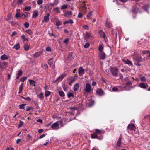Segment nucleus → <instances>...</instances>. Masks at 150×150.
I'll return each instance as SVG.
<instances>
[{"instance_id": "obj_1", "label": "nucleus", "mask_w": 150, "mask_h": 150, "mask_svg": "<svg viewBox=\"0 0 150 150\" xmlns=\"http://www.w3.org/2000/svg\"><path fill=\"white\" fill-rule=\"evenodd\" d=\"M133 59L135 65L140 66L141 64L139 63L142 61L143 59L138 53H135L133 55Z\"/></svg>"}, {"instance_id": "obj_2", "label": "nucleus", "mask_w": 150, "mask_h": 150, "mask_svg": "<svg viewBox=\"0 0 150 150\" xmlns=\"http://www.w3.org/2000/svg\"><path fill=\"white\" fill-rule=\"evenodd\" d=\"M110 70L113 76H117L118 72V69L116 67L111 68Z\"/></svg>"}, {"instance_id": "obj_3", "label": "nucleus", "mask_w": 150, "mask_h": 150, "mask_svg": "<svg viewBox=\"0 0 150 150\" xmlns=\"http://www.w3.org/2000/svg\"><path fill=\"white\" fill-rule=\"evenodd\" d=\"M91 86L89 83L86 84L85 88L84 89V91L85 92L88 93H90L91 91Z\"/></svg>"}, {"instance_id": "obj_4", "label": "nucleus", "mask_w": 150, "mask_h": 150, "mask_svg": "<svg viewBox=\"0 0 150 150\" xmlns=\"http://www.w3.org/2000/svg\"><path fill=\"white\" fill-rule=\"evenodd\" d=\"M66 74H62L59 76L55 80L56 82H59L61 81L65 76Z\"/></svg>"}, {"instance_id": "obj_5", "label": "nucleus", "mask_w": 150, "mask_h": 150, "mask_svg": "<svg viewBox=\"0 0 150 150\" xmlns=\"http://www.w3.org/2000/svg\"><path fill=\"white\" fill-rule=\"evenodd\" d=\"M139 87L144 89H146L148 87V86L147 83H141L138 86Z\"/></svg>"}, {"instance_id": "obj_6", "label": "nucleus", "mask_w": 150, "mask_h": 150, "mask_svg": "<svg viewBox=\"0 0 150 150\" xmlns=\"http://www.w3.org/2000/svg\"><path fill=\"white\" fill-rule=\"evenodd\" d=\"M122 61L125 64H128L129 66H132L133 63L131 61L129 60L128 59H122Z\"/></svg>"}, {"instance_id": "obj_7", "label": "nucleus", "mask_w": 150, "mask_h": 150, "mask_svg": "<svg viewBox=\"0 0 150 150\" xmlns=\"http://www.w3.org/2000/svg\"><path fill=\"white\" fill-rule=\"evenodd\" d=\"M50 15V14L49 13H47L44 16L43 19L44 20V21H45V22H46V23H47L49 21Z\"/></svg>"}, {"instance_id": "obj_8", "label": "nucleus", "mask_w": 150, "mask_h": 150, "mask_svg": "<svg viewBox=\"0 0 150 150\" xmlns=\"http://www.w3.org/2000/svg\"><path fill=\"white\" fill-rule=\"evenodd\" d=\"M59 124L58 122H55L51 126V127L53 129H58Z\"/></svg>"}, {"instance_id": "obj_9", "label": "nucleus", "mask_w": 150, "mask_h": 150, "mask_svg": "<svg viewBox=\"0 0 150 150\" xmlns=\"http://www.w3.org/2000/svg\"><path fill=\"white\" fill-rule=\"evenodd\" d=\"M43 54V52L40 51L38 52H35L34 54V57L35 58H37L39 56L42 55Z\"/></svg>"}, {"instance_id": "obj_10", "label": "nucleus", "mask_w": 150, "mask_h": 150, "mask_svg": "<svg viewBox=\"0 0 150 150\" xmlns=\"http://www.w3.org/2000/svg\"><path fill=\"white\" fill-rule=\"evenodd\" d=\"M91 137L93 139L97 138V139L100 140H101L102 138L100 137H98L97 136V134L96 132H94L91 135Z\"/></svg>"}, {"instance_id": "obj_11", "label": "nucleus", "mask_w": 150, "mask_h": 150, "mask_svg": "<svg viewBox=\"0 0 150 150\" xmlns=\"http://www.w3.org/2000/svg\"><path fill=\"white\" fill-rule=\"evenodd\" d=\"M84 73V70L82 67H80L79 70V74L80 76L82 75Z\"/></svg>"}, {"instance_id": "obj_12", "label": "nucleus", "mask_w": 150, "mask_h": 150, "mask_svg": "<svg viewBox=\"0 0 150 150\" xmlns=\"http://www.w3.org/2000/svg\"><path fill=\"white\" fill-rule=\"evenodd\" d=\"M77 79L76 78H75L74 77L72 76H69L68 77L67 80L68 81L74 82L75 80Z\"/></svg>"}, {"instance_id": "obj_13", "label": "nucleus", "mask_w": 150, "mask_h": 150, "mask_svg": "<svg viewBox=\"0 0 150 150\" xmlns=\"http://www.w3.org/2000/svg\"><path fill=\"white\" fill-rule=\"evenodd\" d=\"M128 128L130 130H133L135 128V127L134 124H131L128 125Z\"/></svg>"}, {"instance_id": "obj_14", "label": "nucleus", "mask_w": 150, "mask_h": 150, "mask_svg": "<svg viewBox=\"0 0 150 150\" xmlns=\"http://www.w3.org/2000/svg\"><path fill=\"white\" fill-rule=\"evenodd\" d=\"M38 11L37 10H35L33 12L32 18H36L38 16Z\"/></svg>"}, {"instance_id": "obj_15", "label": "nucleus", "mask_w": 150, "mask_h": 150, "mask_svg": "<svg viewBox=\"0 0 150 150\" xmlns=\"http://www.w3.org/2000/svg\"><path fill=\"white\" fill-rule=\"evenodd\" d=\"M99 33L100 34L101 38H105L106 37L105 34L104 32L102 30H100L99 32Z\"/></svg>"}, {"instance_id": "obj_16", "label": "nucleus", "mask_w": 150, "mask_h": 150, "mask_svg": "<svg viewBox=\"0 0 150 150\" xmlns=\"http://www.w3.org/2000/svg\"><path fill=\"white\" fill-rule=\"evenodd\" d=\"M88 105L89 107L92 106L94 104V101L91 100V98H89L87 102Z\"/></svg>"}, {"instance_id": "obj_17", "label": "nucleus", "mask_w": 150, "mask_h": 150, "mask_svg": "<svg viewBox=\"0 0 150 150\" xmlns=\"http://www.w3.org/2000/svg\"><path fill=\"white\" fill-rule=\"evenodd\" d=\"M105 55L104 52H101L100 54V58L102 60L104 59L105 58Z\"/></svg>"}, {"instance_id": "obj_18", "label": "nucleus", "mask_w": 150, "mask_h": 150, "mask_svg": "<svg viewBox=\"0 0 150 150\" xmlns=\"http://www.w3.org/2000/svg\"><path fill=\"white\" fill-rule=\"evenodd\" d=\"M103 91L101 89H98L96 91L97 93L100 96H102L103 95Z\"/></svg>"}, {"instance_id": "obj_19", "label": "nucleus", "mask_w": 150, "mask_h": 150, "mask_svg": "<svg viewBox=\"0 0 150 150\" xmlns=\"http://www.w3.org/2000/svg\"><path fill=\"white\" fill-rule=\"evenodd\" d=\"M28 13L25 12V13H23L21 14V18L24 19L25 18L28 17Z\"/></svg>"}, {"instance_id": "obj_20", "label": "nucleus", "mask_w": 150, "mask_h": 150, "mask_svg": "<svg viewBox=\"0 0 150 150\" xmlns=\"http://www.w3.org/2000/svg\"><path fill=\"white\" fill-rule=\"evenodd\" d=\"M30 47V45L28 43H25L24 44V48L25 51H28L29 50Z\"/></svg>"}, {"instance_id": "obj_21", "label": "nucleus", "mask_w": 150, "mask_h": 150, "mask_svg": "<svg viewBox=\"0 0 150 150\" xmlns=\"http://www.w3.org/2000/svg\"><path fill=\"white\" fill-rule=\"evenodd\" d=\"M38 96L41 100H42L44 99V93L43 92H41L40 94H38Z\"/></svg>"}, {"instance_id": "obj_22", "label": "nucleus", "mask_w": 150, "mask_h": 150, "mask_svg": "<svg viewBox=\"0 0 150 150\" xmlns=\"http://www.w3.org/2000/svg\"><path fill=\"white\" fill-rule=\"evenodd\" d=\"M20 46L19 43H18L16 44L13 47V49H15L16 50H18L20 48Z\"/></svg>"}, {"instance_id": "obj_23", "label": "nucleus", "mask_w": 150, "mask_h": 150, "mask_svg": "<svg viewBox=\"0 0 150 150\" xmlns=\"http://www.w3.org/2000/svg\"><path fill=\"white\" fill-rule=\"evenodd\" d=\"M79 85L78 83H76L75 84L74 86V90L76 91H77L79 88Z\"/></svg>"}, {"instance_id": "obj_24", "label": "nucleus", "mask_w": 150, "mask_h": 150, "mask_svg": "<svg viewBox=\"0 0 150 150\" xmlns=\"http://www.w3.org/2000/svg\"><path fill=\"white\" fill-rule=\"evenodd\" d=\"M1 59L2 60H7L8 59V57L7 55L4 54L1 56Z\"/></svg>"}, {"instance_id": "obj_25", "label": "nucleus", "mask_w": 150, "mask_h": 150, "mask_svg": "<svg viewBox=\"0 0 150 150\" xmlns=\"http://www.w3.org/2000/svg\"><path fill=\"white\" fill-rule=\"evenodd\" d=\"M72 14V12L71 11H69L65 13L64 15L65 16L68 17L69 16L71 15Z\"/></svg>"}, {"instance_id": "obj_26", "label": "nucleus", "mask_w": 150, "mask_h": 150, "mask_svg": "<svg viewBox=\"0 0 150 150\" xmlns=\"http://www.w3.org/2000/svg\"><path fill=\"white\" fill-rule=\"evenodd\" d=\"M15 16L17 19H18L21 18V14L18 12L16 14Z\"/></svg>"}, {"instance_id": "obj_27", "label": "nucleus", "mask_w": 150, "mask_h": 150, "mask_svg": "<svg viewBox=\"0 0 150 150\" xmlns=\"http://www.w3.org/2000/svg\"><path fill=\"white\" fill-rule=\"evenodd\" d=\"M105 25L108 27H110L111 26L112 24L108 20H107L105 23Z\"/></svg>"}, {"instance_id": "obj_28", "label": "nucleus", "mask_w": 150, "mask_h": 150, "mask_svg": "<svg viewBox=\"0 0 150 150\" xmlns=\"http://www.w3.org/2000/svg\"><path fill=\"white\" fill-rule=\"evenodd\" d=\"M92 11H90L87 15V18L88 20L91 19Z\"/></svg>"}, {"instance_id": "obj_29", "label": "nucleus", "mask_w": 150, "mask_h": 150, "mask_svg": "<svg viewBox=\"0 0 150 150\" xmlns=\"http://www.w3.org/2000/svg\"><path fill=\"white\" fill-rule=\"evenodd\" d=\"M26 105V104H22L19 105L18 107L20 109H24Z\"/></svg>"}, {"instance_id": "obj_30", "label": "nucleus", "mask_w": 150, "mask_h": 150, "mask_svg": "<svg viewBox=\"0 0 150 150\" xmlns=\"http://www.w3.org/2000/svg\"><path fill=\"white\" fill-rule=\"evenodd\" d=\"M58 93L60 96L62 97H63L65 96V94L62 91H59Z\"/></svg>"}, {"instance_id": "obj_31", "label": "nucleus", "mask_w": 150, "mask_h": 150, "mask_svg": "<svg viewBox=\"0 0 150 150\" xmlns=\"http://www.w3.org/2000/svg\"><path fill=\"white\" fill-rule=\"evenodd\" d=\"M21 97L22 98L25 100H26L29 101H31V99L29 97H24L22 96H21Z\"/></svg>"}, {"instance_id": "obj_32", "label": "nucleus", "mask_w": 150, "mask_h": 150, "mask_svg": "<svg viewBox=\"0 0 150 150\" xmlns=\"http://www.w3.org/2000/svg\"><path fill=\"white\" fill-rule=\"evenodd\" d=\"M142 53L143 54H147L148 56H149L150 52L146 50L142 52Z\"/></svg>"}, {"instance_id": "obj_33", "label": "nucleus", "mask_w": 150, "mask_h": 150, "mask_svg": "<svg viewBox=\"0 0 150 150\" xmlns=\"http://www.w3.org/2000/svg\"><path fill=\"white\" fill-rule=\"evenodd\" d=\"M23 83H22L21 85H20L19 87V91L18 92V93H21L23 90Z\"/></svg>"}, {"instance_id": "obj_34", "label": "nucleus", "mask_w": 150, "mask_h": 150, "mask_svg": "<svg viewBox=\"0 0 150 150\" xmlns=\"http://www.w3.org/2000/svg\"><path fill=\"white\" fill-rule=\"evenodd\" d=\"M51 93V92L48 91H46L45 93V95L46 97L48 96Z\"/></svg>"}, {"instance_id": "obj_35", "label": "nucleus", "mask_w": 150, "mask_h": 150, "mask_svg": "<svg viewBox=\"0 0 150 150\" xmlns=\"http://www.w3.org/2000/svg\"><path fill=\"white\" fill-rule=\"evenodd\" d=\"M2 65L3 66V68L5 69L8 67V64L6 62H4L2 64Z\"/></svg>"}, {"instance_id": "obj_36", "label": "nucleus", "mask_w": 150, "mask_h": 150, "mask_svg": "<svg viewBox=\"0 0 150 150\" xmlns=\"http://www.w3.org/2000/svg\"><path fill=\"white\" fill-rule=\"evenodd\" d=\"M31 8V6H26L25 7V8L23 9V10L26 11H28L30 10Z\"/></svg>"}, {"instance_id": "obj_37", "label": "nucleus", "mask_w": 150, "mask_h": 150, "mask_svg": "<svg viewBox=\"0 0 150 150\" xmlns=\"http://www.w3.org/2000/svg\"><path fill=\"white\" fill-rule=\"evenodd\" d=\"M26 32L29 35H31L33 33V32L31 30L29 29L26 31Z\"/></svg>"}, {"instance_id": "obj_38", "label": "nucleus", "mask_w": 150, "mask_h": 150, "mask_svg": "<svg viewBox=\"0 0 150 150\" xmlns=\"http://www.w3.org/2000/svg\"><path fill=\"white\" fill-rule=\"evenodd\" d=\"M149 8V6L148 5H146L145 6H144L143 7V8L146 10V11L148 13V11H147V9H148Z\"/></svg>"}, {"instance_id": "obj_39", "label": "nucleus", "mask_w": 150, "mask_h": 150, "mask_svg": "<svg viewBox=\"0 0 150 150\" xmlns=\"http://www.w3.org/2000/svg\"><path fill=\"white\" fill-rule=\"evenodd\" d=\"M96 134L98 135H101V132L100 130L96 129L95 130V132Z\"/></svg>"}, {"instance_id": "obj_40", "label": "nucleus", "mask_w": 150, "mask_h": 150, "mask_svg": "<svg viewBox=\"0 0 150 150\" xmlns=\"http://www.w3.org/2000/svg\"><path fill=\"white\" fill-rule=\"evenodd\" d=\"M140 80L142 81L146 82V79L145 77L143 76L141 78Z\"/></svg>"}, {"instance_id": "obj_41", "label": "nucleus", "mask_w": 150, "mask_h": 150, "mask_svg": "<svg viewBox=\"0 0 150 150\" xmlns=\"http://www.w3.org/2000/svg\"><path fill=\"white\" fill-rule=\"evenodd\" d=\"M62 23L59 20H57L56 22V25L57 26H59Z\"/></svg>"}, {"instance_id": "obj_42", "label": "nucleus", "mask_w": 150, "mask_h": 150, "mask_svg": "<svg viewBox=\"0 0 150 150\" xmlns=\"http://www.w3.org/2000/svg\"><path fill=\"white\" fill-rule=\"evenodd\" d=\"M103 47L101 45H100L99 47V50L100 52H103Z\"/></svg>"}, {"instance_id": "obj_43", "label": "nucleus", "mask_w": 150, "mask_h": 150, "mask_svg": "<svg viewBox=\"0 0 150 150\" xmlns=\"http://www.w3.org/2000/svg\"><path fill=\"white\" fill-rule=\"evenodd\" d=\"M27 79V77H23L20 79V81L22 82H24Z\"/></svg>"}, {"instance_id": "obj_44", "label": "nucleus", "mask_w": 150, "mask_h": 150, "mask_svg": "<svg viewBox=\"0 0 150 150\" xmlns=\"http://www.w3.org/2000/svg\"><path fill=\"white\" fill-rule=\"evenodd\" d=\"M23 0H18L17 4L18 5H21L23 3Z\"/></svg>"}, {"instance_id": "obj_45", "label": "nucleus", "mask_w": 150, "mask_h": 150, "mask_svg": "<svg viewBox=\"0 0 150 150\" xmlns=\"http://www.w3.org/2000/svg\"><path fill=\"white\" fill-rule=\"evenodd\" d=\"M67 8V6L65 4L63 5L61 7V9L62 10L63 9H65Z\"/></svg>"}, {"instance_id": "obj_46", "label": "nucleus", "mask_w": 150, "mask_h": 150, "mask_svg": "<svg viewBox=\"0 0 150 150\" xmlns=\"http://www.w3.org/2000/svg\"><path fill=\"white\" fill-rule=\"evenodd\" d=\"M54 10L55 11L56 13H59L60 12V11L58 7H57L54 8Z\"/></svg>"}, {"instance_id": "obj_47", "label": "nucleus", "mask_w": 150, "mask_h": 150, "mask_svg": "<svg viewBox=\"0 0 150 150\" xmlns=\"http://www.w3.org/2000/svg\"><path fill=\"white\" fill-rule=\"evenodd\" d=\"M28 81L31 85H33L35 83V81L33 80L29 79Z\"/></svg>"}, {"instance_id": "obj_48", "label": "nucleus", "mask_w": 150, "mask_h": 150, "mask_svg": "<svg viewBox=\"0 0 150 150\" xmlns=\"http://www.w3.org/2000/svg\"><path fill=\"white\" fill-rule=\"evenodd\" d=\"M22 71L21 70H19L17 73L16 75H18L20 76L22 75Z\"/></svg>"}, {"instance_id": "obj_49", "label": "nucleus", "mask_w": 150, "mask_h": 150, "mask_svg": "<svg viewBox=\"0 0 150 150\" xmlns=\"http://www.w3.org/2000/svg\"><path fill=\"white\" fill-rule=\"evenodd\" d=\"M82 7V8H84V9H86V4H85V3L84 2H83L81 5Z\"/></svg>"}, {"instance_id": "obj_50", "label": "nucleus", "mask_w": 150, "mask_h": 150, "mask_svg": "<svg viewBox=\"0 0 150 150\" xmlns=\"http://www.w3.org/2000/svg\"><path fill=\"white\" fill-rule=\"evenodd\" d=\"M23 122L22 121L20 120L19 121V124L18 125V128H19L20 127H21L23 125Z\"/></svg>"}, {"instance_id": "obj_51", "label": "nucleus", "mask_w": 150, "mask_h": 150, "mask_svg": "<svg viewBox=\"0 0 150 150\" xmlns=\"http://www.w3.org/2000/svg\"><path fill=\"white\" fill-rule=\"evenodd\" d=\"M85 36V37L86 38H88L90 37V35L88 32H86V33Z\"/></svg>"}, {"instance_id": "obj_52", "label": "nucleus", "mask_w": 150, "mask_h": 150, "mask_svg": "<svg viewBox=\"0 0 150 150\" xmlns=\"http://www.w3.org/2000/svg\"><path fill=\"white\" fill-rule=\"evenodd\" d=\"M89 45H90L89 43H86L85 44L84 46L85 48H87L89 46Z\"/></svg>"}, {"instance_id": "obj_53", "label": "nucleus", "mask_w": 150, "mask_h": 150, "mask_svg": "<svg viewBox=\"0 0 150 150\" xmlns=\"http://www.w3.org/2000/svg\"><path fill=\"white\" fill-rule=\"evenodd\" d=\"M73 96V94L71 93H68L67 94L68 97L69 98H70L71 97Z\"/></svg>"}, {"instance_id": "obj_54", "label": "nucleus", "mask_w": 150, "mask_h": 150, "mask_svg": "<svg viewBox=\"0 0 150 150\" xmlns=\"http://www.w3.org/2000/svg\"><path fill=\"white\" fill-rule=\"evenodd\" d=\"M43 1L42 0H38L37 3L38 4L40 5L42 4L43 3Z\"/></svg>"}, {"instance_id": "obj_55", "label": "nucleus", "mask_w": 150, "mask_h": 150, "mask_svg": "<svg viewBox=\"0 0 150 150\" xmlns=\"http://www.w3.org/2000/svg\"><path fill=\"white\" fill-rule=\"evenodd\" d=\"M63 88L64 91H67L68 90L67 88L64 85L63 86Z\"/></svg>"}, {"instance_id": "obj_56", "label": "nucleus", "mask_w": 150, "mask_h": 150, "mask_svg": "<svg viewBox=\"0 0 150 150\" xmlns=\"http://www.w3.org/2000/svg\"><path fill=\"white\" fill-rule=\"evenodd\" d=\"M24 26L26 28H27L29 26V24L28 22H26L24 24Z\"/></svg>"}, {"instance_id": "obj_57", "label": "nucleus", "mask_w": 150, "mask_h": 150, "mask_svg": "<svg viewBox=\"0 0 150 150\" xmlns=\"http://www.w3.org/2000/svg\"><path fill=\"white\" fill-rule=\"evenodd\" d=\"M121 141L118 140L117 144V146L119 147L120 146Z\"/></svg>"}, {"instance_id": "obj_58", "label": "nucleus", "mask_w": 150, "mask_h": 150, "mask_svg": "<svg viewBox=\"0 0 150 150\" xmlns=\"http://www.w3.org/2000/svg\"><path fill=\"white\" fill-rule=\"evenodd\" d=\"M83 14L82 13H79L78 14V16L79 18H81L82 17Z\"/></svg>"}, {"instance_id": "obj_59", "label": "nucleus", "mask_w": 150, "mask_h": 150, "mask_svg": "<svg viewBox=\"0 0 150 150\" xmlns=\"http://www.w3.org/2000/svg\"><path fill=\"white\" fill-rule=\"evenodd\" d=\"M46 50L47 52H50L51 51V49L50 47H48L46 48Z\"/></svg>"}, {"instance_id": "obj_60", "label": "nucleus", "mask_w": 150, "mask_h": 150, "mask_svg": "<svg viewBox=\"0 0 150 150\" xmlns=\"http://www.w3.org/2000/svg\"><path fill=\"white\" fill-rule=\"evenodd\" d=\"M67 21L68 23H69L70 24H72L73 23V21L71 19L68 20Z\"/></svg>"}, {"instance_id": "obj_61", "label": "nucleus", "mask_w": 150, "mask_h": 150, "mask_svg": "<svg viewBox=\"0 0 150 150\" xmlns=\"http://www.w3.org/2000/svg\"><path fill=\"white\" fill-rule=\"evenodd\" d=\"M68 41L69 39L68 38L66 39L63 41V42L64 43L66 44L68 42Z\"/></svg>"}, {"instance_id": "obj_62", "label": "nucleus", "mask_w": 150, "mask_h": 150, "mask_svg": "<svg viewBox=\"0 0 150 150\" xmlns=\"http://www.w3.org/2000/svg\"><path fill=\"white\" fill-rule=\"evenodd\" d=\"M83 28L86 30H88V27L86 25H85L83 26Z\"/></svg>"}, {"instance_id": "obj_63", "label": "nucleus", "mask_w": 150, "mask_h": 150, "mask_svg": "<svg viewBox=\"0 0 150 150\" xmlns=\"http://www.w3.org/2000/svg\"><path fill=\"white\" fill-rule=\"evenodd\" d=\"M112 90L113 91H117L118 89L116 87H113L112 88Z\"/></svg>"}, {"instance_id": "obj_64", "label": "nucleus", "mask_w": 150, "mask_h": 150, "mask_svg": "<svg viewBox=\"0 0 150 150\" xmlns=\"http://www.w3.org/2000/svg\"><path fill=\"white\" fill-rule=\"evenodd\" d=\"M37 122H39L41 123H42L43 122L42 120L40 119H38L37 120Z\"/></svg>"}]
</instances>
